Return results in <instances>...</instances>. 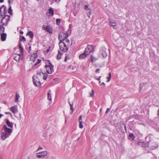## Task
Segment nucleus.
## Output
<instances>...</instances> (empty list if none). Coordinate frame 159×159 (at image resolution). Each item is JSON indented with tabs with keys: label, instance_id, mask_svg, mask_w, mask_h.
Segmentation results:
<instances>
[{
	"label": "nucleus",
	"instance_id": "obj_1",
	"mask_svg": "<svg viewBox=\"0 0 159 159\" xmlns=\"http://www.w3.org/2000/svg\"><path fill=\"white\" fill-rule=\"evenodd\" d=\"M2 131L1 137L3 140H5L11 134L12 130L8 128L6 125H4Z\"/></svg>",
	"mask_w": 159,
	"mask_h": 159
},
{
	"label": "nucleus",
	"instance_id": "obj_2",
	"mask_svg": "<svg viewBox=\"0 0 159 159\" xmlns=\"http://www.w3.org/2000/svg\"><path fill=\"white\" fill-rule=\"evenodd\" d=\"M71 44L69 39H66L62 42H60L59 44L60 49L63 52H66L68 50V47Z\"/></svg>",
	"mask_w": 159,
	"mask_h": 159
},
{
	"label": "nucleus",
	"instance_id": "obj_3",
	"mask_svg": "<svg viewBox=\"0 0 159 159\" xmlns=\"http://www.w3.org/2000/svg\"><path fill=\"white\" fill-rule=\"evenodd\" d=\"M68 35L67 32H61L59 34L58 39L60 42H62L64 40H66V39H67Z\"/></svg>",
	"mask_w": 159,
	"mask_h": 159
},
{
	"label": "nucleus",
	"instance_id": "obj_4",
	"mask_svg": "<svg viewBox=\"0 0 159 159\" xmlns=\"http://www.w3.org/2000/svg\"><path fill=\"white\" fill-rule=\"evenodd\" d=\"M33 79L34 84L36 86H39L41 85V83L40 81V79H42V77H38V73L36 76H33Z\"/></svg>",
	"mask_w": 159,
	"mask_h": 159
},
{
	"label": "nucleus",
	"instance_id": "obj_5",
	"mask_svg": "<svg viewBox=\"0 0 159 159\" xmlns=\"http://www.w3.org/2000/svg\"><path fill=\"white\" fill-rule=\"evenodd\" d=\"M10 19V16H9L5 15V16L2 18L1 23L3 25H7Z\"/></svg>",
	"mask_w": 159,
	"mask_h": 159
},
{
	"label": "nucleus",
	"instance_id": "obj_6",
	"mask_svg": "<svg viewBox=\"0 0 159 159\" xmlns=\"http://www.w3.org/2000/svg\"><path fill=\"white\" fill-rule=\"evenodd\" d=\"M50 65L46 66L45 67L47 73L50 74L53 72V67L51 63Z\"/></svg>",
	"mask_w": 159,
	"mask_h": 159
},
{
	"label": "nucleus",
	"instance_id": "obj_7",
	"mask_svg": "<svg viewBox=\"0 0 159 159\" xmlns=\"http://www.w3.org/2000/svg\"><path fill=\"white\" fill-rule=\"evenodd\" d=\"M47 154L46 151H43L38 152L36 154V156L38 158H43Z\"/></svg>",
	"mask_w": 159,
	"mask_h": 159
},
{
	"label": "nucleus",
	"instance_id": "obj_8",
	"mask_svg": "<svg viewBox=\"0 0 159 159\" xmlns=\"http://www.w3.org/2000/svg\"><path fill=\"white\" fill-rule=\"evenodd\" d=\"M93 48V47L92 45H88L87 47L85 48L84 52L87 54V55H89L91 52L92 49Z\"/></svg>",
	"mask_w": 159,
	"mask_h": 159
},
{
	"label": "nucleus",
	"instance_id": "obj_9",
	"mask_svg": "<svg viewBox=\"0 0 159 159\" xmlns=\"http://www.w3.org/2000/svg\"><path fill=\"white\" fill-rule=\"evenodd\" d=\"M48 76L47 74L46 73H43V72L38 73V77H43L44 80H46Z\"/></svg>",
	"mask_w": 159,
	"mask_h": 159
},
{
	"label": "nucleus",
	"instance_id": "obj_10",
	"mask_svg": "<svg viewBox=\"0 0 159 159\" xmlns=\"http://www.w3.org/2000/svg\"><path fill=\"white\" fill-rule=\"evenodd\" d=\"M9 109L13 114L16 113L18 112L17 106H14L12 107H11Z\"/></svg>",
	"mask_w": 159,
	"mask_h": 159
},
{
	"label": "nucleus",
	"instance_id": "obj_11",
	"mask_svg": "<svg viewBox=\"0 0 159 159\" xmlns=\"http://www.w3.org/2000/svg\"><path fill=\"white\" fill-rule=\"evenodd\" d=\"M6 7L4 6H2L0 8V14H3L4 15H6L7 13V11L6 10Z\"/></svg>",
	"mask_w": 159,
	"mask_h": 159
},
{
	"label": "nucleus",
	"instance_id": "obj_12",
	"mask_svg": "<svg viewBox=\"0 0 159 159\" xmlns=\"http://www.w3.org/2000/svg\"><path fill=\"white\" fill-rule=\"evenodd\" d=\"M48 12L47 13V15L48 16H52L54 15V11L53 9L51 7H50L48 9Z\"/></svg>",
	"mask_w": 159,
	"mask_h": 159
},
{
	"label": "nucleus",
	"instance_id": "obj_13",
	"mask_svg": "<svg viewBox=\"0 0 159 159\" xmlns=\"http://www.w3.org/2000/svg\"><path fill=\"white\" fill-rule=\"evenodd\" d=\"M86 54H87L85 53L84 52L83 53L80 54L79 57L80 59H83L87 57L88 55H87Z\"/></svg>",
	"mask_w": 159,
	"mask_h": 159
},
{
	"label": "nucleus",
	"instance_id": "obj_14",
	"mask_svg": "<svg viewBox=\"0 0 159 159\" xmlns=\"http://www.w3.org/2000/svg\"><path fill=\"white\" fill-rule=\"evenodd\" d=\"M6 123L8 126L10 128H12L13 127V123L10 122L8 120H6Z\"/></svg>",
	"mask_w": 159,
	"mask_h": 159
},
{
	"label": "nucleus",
	"instance_id": "obj_15",
	"mask_svg": "<svg viewBox=\"0 0 159 159\" xmlns=\"http://www.w3.org/2000/svg\"><path fill=\"white\" fill-rule=\"evenodd\" d=\"M37 57V55L35 53L33 54L30 57V60L34 62Z\"/></svg>",
	"mask_w": 159,
	"mask_h": 159
},
{
	"label": "nucleus",
	"instance_id": "obj_16",
	"mask_svg": "<svg viewBox=\"0 0 159 159\" xmlns=\"http://www.w3.org/2000/svg\"><path fill=\"white\" fill-rule=\"evenodd\" d=\"M20 54H17L14 57V59L17 61H20Z\"/></svg>",
	"mask_w": 159,
	"mask_h": 159
},
{
	"label": "nucleus",
	"instance_id": "obj_17",
	"mask_svg": "<svg viewBox=\"0 0 159 159\" xmlns=\"http://www.w3.org/2000/svg\"><path fill=\"white\" fill-rule=\"evenodd\" d=\"M7 36V34L6 33H3L1 34V39L3 41L6 40Z\"/></svg>",
	"mask_w": 159,
	"mask_h": 159
},
{
	"label": "nucleus",
	"instance_id": "obj_18",
	"mask_svg": "<svg viewBox=\"0 0 159 159\" xmlns=\"http://www.w3.org/2000/svg\"><path fill=\"white\" fill-rule=\"evenodd\" d=\"M46 31L50 33H52V28L49 25L47 26Z\"/></svg>",
	"mask_w": 159,
	"mask_h": 159
},
{
	"label": "nucleus",
	"instance_id": "obj_19",
	"mask_svg": "<svg viewBox=\"0 0 159 159\" xmlns=\"http://www.w3.org/2000/svg\"><path fill=\"white\" fill-rule=\"evenodd\" d=\"M101 54L103 57H106L107 56V53L105 51V48L103 49V50L101 51Z\"/></svg>",
	"mask_w": 159,
	"mask_h": 159
},
{
	"label": "nucleus",
	"instance_id": "obj_20",
	"mask_svg": "<svg viewBox=\"0 0 159 159\" xmlns=\"http://www.w3.org/2000/svg\"><path fill=\"white\" fill-rule=\"evenodd\" d=\"M19 51L21 54H22L23 52V49L20 42L19 43Z\"/></svg>",
	"mask_w": 159,
	"mask_h": 159
},
{
	"label": "nucleus",
	"instance_id": "obj_21",
	"mask_svg": "<svg viewBox=\"0 0 159 159\" xmlns=\"http://www.w3.org/2000/svg\"><path fill=\"white\" fill-rule=\"evenodd\" d=\"M97 58L94 57L93 56L91 55L90 56V60L92 62H95L97 60Z\"/></svg>",
	"mask_w": 159,
	"mask_h": 159
},
{
	"label": "nucleus",
	"instance_id": "obj_22",
	"mask_svg": "<svg viewBox=\"0 0 159 159\" xmlns=\"http://www.w3.org/2000/svg\"><path fill=\"white\" fill-rule=\"evenodd\" d=\"M27 35L30 36V37L32 39L33 38V34L31 31H29L27 34Z\"/></svg>",
	"mask_w": 159,
	"mask_h": 159
},
{
	"label": "nucleus",
	"instance_id": "obj_23",
	"mask_svg": "<svg viewBox=\"0 0 159 159\" xmlns=\"http://www.w3.org/2000/svg\"><path fill=\"white\" fill-rule=\"evenodd\" d=\"M9 7L8 9V12L11 15L12 14V10L11 8V4H9Z\"/></svg>",
	"mask_w": 159,
	"mask_h": 159
},
{
	"label": "nucleus",
	"instance_id": "obj_24",
	"mask_svg": "<svg viewBox=\"0 0 159 159\" xmlns=\"http://www.w3.org/2000/svg\"><path fill=\"white\" fill-rule=\"evenodd\" d=\"M20 95L19 94L17 93H16V97H15V102H18V99L20 98Z\"/></svg>",
	"mask_w": 159,
	"mask_h": 159
},
{
	"label": "nucleus",
	"instance_id": "obj_25",
	"mask_svg": "<svg viewBox=\"0 0 159 159\" xmlns=\"http://www.w3.org/2000/svg\"><path fill=\"white\" fill-rule=\"evenodd\" d=\"M110 24L111 26L113 27V28H114L115 26L116 25V23L115 22H112L110 21Z\"/></svg>",
	"mask_w": 159,
	"mask_h": 159
},
{
	"label": "nucleus",
	"instance_id": "obj_26",
	"mask_svg": "<svg viewBox=\"0 0 159 159\" xmlns=\"http://www.w3.org/2000/svg\"><path fill=\"white\" fill-rule=\"evenodd\" d=\"M57 58V60H60L61 58V52L59 51H58V53L56 57Z\"/></svg>",
	"mask_w": 159,
	"mask_h": 159
},
{
	"label": "nucleus",
	"instance_id": "obj_27",
	"mask_svg": "<svg viewBox=\"0 0 159 159\" xmlns=\"http://www.w3.org/2000/svg\"><path fill=\"white\" fill-rule=\"evenodd\" d=\"M48 95V99L52 102V97L50 93H49L47 94Z\"/></svg>",
	"mask_w": 159,
	"mask_h": 159
},
{
	"label": "nucleus",
	"instance_id": "obj_28",
	"mask_svg": "<svg viewBox=\"0 0 159 159\" xmlns=\"http://www.w3.org/2000/svg\"><path fill=\"white\" fill-rule=\"evenodd\" d=\"M70 110H71V111L70 112V114H72L73 112L74 111V108L73 107V104H71L70 103Z\"/></svg>",
	"mask_w": 159,
	"mask_h": 159
},
{
	"label": "nucleus",
	"instance_id": "obj_29",
	"mask_svg": "<svg viewBox=\"0 0 159 159\" xmlns=\"http://www.w3.org/2000/svg\"><path fill=\"white\" fill-rule=\"evenodd\" d=\"M84 9L86 10H89L90 11V8H89V5H86L84 6Z\"/></svg>",
	"mask_w": 159,
	"mask_h": 159
},
{
	"label": "nucleus",
	"instance_id": "obj_30",
	"mask_svg": "<svg viewBox=\"0 0 159 159\" xmlns=\"http://www.w3.org/2000/svg\"><path fill=\"white\" fill-rule=\"evenodd\" d=\"M61 20L59 19H57L56 20V23L57 25H59L60 24Z\"/></svg>",
	"mask_w": 159,
	"mask_h": 159
},
{
	"label": "nucleus",
	"instance_id": "obj_31",
	"mask_svg": "<svg viewBox=\"0 0 159 159\" xmlns=\"http://www.w3.org/2000/svg\"><path fill=\"white\" fill-rule=\"evenodd\" d=\"M111 73H110L109 74V76L107 77V82H108L110 81L111 79Z\"/></svg>",
	"mask_w": 159,
	"mask_h": 159
},
{
	"label": "nucleus",
	"instance_id": "obj_32",
	"mask_svg": "<svg viewBox=\"0 0 159 159\" xmlns=\"http://www.w3.org/2000/svg\"><path fill=\"white\" fill-rule=\"evenodd\" d=\"M129 137L133 139H134L135 138L134 134L133 133L130 134H129Z\"/></svg>",
	"mask_w": 159,
	"mask_h": 159
},
{
	"label": "nucleus",
	"instance_id": "obj_33",
	"mask_svg": "<svg viewBox=\"0 0 159 159\" xmlns=\"http://www.w3.org/2000/svg\"><path fill=\"white\" fill-rule=\"evenodd\" d=\"M79 127L81 129H82L84 127V126L82 124V121H80L79 122Z\"/></svg>",
	"mask_w": 159,
	"mask_h": 159
},
{
	"label": "nucleus",
	"instance_id": "obj_34",
	"mask_svg": "<svg viewBox=\"0 0 159 159\" xmlns=\"http://www.w3.org/2000/svg\"><path fill=\"white\" fill-rule=\"evenodd\" d=\"M90 96L93 97L94 95V92L93 90H92L91 92L90 93Z\"/></svg>",
	"mask_w": 159,
	"mask_h": 159
},
{
	"label": "nucleus",
	"instance_id": "obj_35",
	"mask_svg": "<svg viewBox=\"0 0 159 159\" xmlns=\"http://www.w3.org/2000/svg\"><path fill=\"white\" fill-rule=\"evenodd\" d=\"M5 28L3 26H0V30L3 32L4 31Z\"/></svg>",
	"mask_w": 159,
	"mask_h": 159
},
{
	"label": "nucleus",
	"instance_id": "obj_36",
	"mask_svg": "<svg viewBox=\"0 0 159 159\" xmlns=\"http://www.w3.org/2000/svg\"><path fill=\"white\" fill-rule=\"evenodd\" d=\"M47 26H45V25H43L42 26V29L43 30H46V28H47Z\"/></svg>",
	"mask_w": 159,
	"mask_h": 159
},
{
	"label": "nucleus",
	"instance_id": "obj_37",
	"mask_svg": "<svg viewBox=\"0 0 159 159\" xmlns=\"http://www.w3.org/2000/svg\"><path fill=\"white\" fill-rule=\"evenodd\" d=\"M14 0H8V2L9 4H12L13 1Z\"/></svg>",
	"mask_w": 159,
	"mask_h": 159
},
{
	"label": "nucleus",
	"instance_id": "obj_38",
	"mask_svg": "<svg viewBox=\"0 0 159 159\" xmlns=\"http://www.w3.org/2000/svg\"><path fill=\"white\" fill-rule=\"evenodd\" d=\"M52 2H59L60 1V0H50Z\"/></svg>",
	"mask_w": 159,
	"mask_h": 159
},
{
	"label": "nucleus",
	"instance_id": "obj_39",
	"mask_svg": "<svg viewBox=\"0 0 159 159\" xmlns=\"http://www.w3.org/2000/svg\"><path fill=\"white\" fill-rule=\"evenodd\" d=\"M21 40H23V41H26V39L24 37L22 36L21 38Z\"/></svg>",
	"mask_w": 159,
	"mask_h": 159
},
{
	"label": "nucleus",
	"instance_id": "obj_40",
	"mask_svg": "<svg viewBox=\"0 0 159 159\" xmlns=\"http://www.w3.org/2000/svg\"><path fill=\"white\" fill-rule=\"evenodd\" d=\"M82 116L81 115L80 116L79 118V122H80V121H82Z\"/></svg>",
	"mask_w": 159,
	"mask_h": 159
},
{
	"label": "nucleus",
	"instance_id": "obj_41",
	"mask_svg": "<svg viewBox=\"0 0 159 159\" xmlns=\"http://www.w3.org/2000/svg\"><path fill=\"white\" fill-rule=\"evenodd\" d=\"M91 11H90L89 12L87 13V15L89 17H90V15L91 14Z\"/></svg>",
	"mask_w": 159,
	"mask_h": 159
},
{
	"label": "nucleus",
	"instance_id": "obj_42",
	"mask_svg": "<svg viewBox=\"0 0 159 159\" xmlns=\"http://www.w3.org/2000/svg\"><path fill=\"white\" fill-rule=\"evenodd\" d=\"M27 49H28L29 53H30L31 49V46H29V49L27 48Z\"/></svg>",
	"mask_w": 159,
	"mask_h": 159
},
{
	"label": "nucleus",
	"instance_id": "obj_43",
	"mask_svg": "<svg viewBox=\"0 0 159 159\" xmlns=\"http://www.w3.org/2000/svg\"><path fill=\"white\" fill-rule=\"evenodd\" d=\"M5 114H9V115H10L11 116L12 114H11V113L10 112H5Z\"/></svg>",
	"mask_w": 159,
	"mask_h": 159
},
{
	"label": "nucleus",
	"instance_id": "obj_44",
	"mask_svg": "<svg viewBox=\"0 0 159 159\" xmlns=\"http://www.w3.org/2000/svg\"><path fill=\"white\" fill-rule=\"evenodd\" d=\"M110 110L109 108H107V109L106 111V113H107L108 112H109V111H110Z\"/></svg>",
	"mask_w": 159,
	"mask_h": 159
},
{
	"label": "nucleus",
	"instance_id": "obj_45",
	"mask_svg": "<svg viewBox=\"0 0 159 159\" xmlns=\"http://www.w3.org/2000/svg\"><path fill=\"white\" fill-rule=\"evenodd\" d=\"M70 58H69V57H66L65 58V62H66V60H67V59H69Z\"/></svg>",
	"mask_w": 159,
	"mask_h": 159
},
{
	"label": "nucleus",
	"instance_id": "obj_46",
	"mask_svg": "<svg viewBox=\"0 0 159 159\" xmlns=\"http://www.w3.org/2000/svg\"><path fill=\"white\" fill-rule=\"evenodd\" d=\"M43 149V148H39L38 150H37V152H38L40 150H42Z\"/></svg>",
	"mask_w": 159,
	"mask_h": 159
},
{
	"label": "nucleus",
	"instance_id": "obj_47",
	"mask_svg": "<svg viewBox=\"0 0 159 159\" xmlns=\"http://www.w3.org/2000/svg\"><path fill=\"white\" fill-rule=\"evenodd\" d=\"M99 70H100V69H97L95 72L96 73H98L99 72Z\"/></svg>",
	"mask_w": 159,
	"mask_h": 159
},
{
	"label": "nucleus",
	"instance_id": "obj_48",
	"mask_svg": "<svg viewBox=\"0 0 159 159\" xmlns=\"http://www.w3.org/2000/svg\"><path fill=\"white\" fill-rule=\"evenodd\" d=\"M41 60H40V59L38 60V62L35 63V65H36L37 63H39L40 62H41Z\"/></svg>",
	"mask_w": 159,
	"mask_h": 159
},
{
	"label": "nucleus",
	"instance_id": "obj_49",
	"mask_svg": "<svg viewBox=\"0 0 159 159\" xmlns=\"http://www.w3.org/2000/svg\"><path fill=\"white\" fill-rule=\"evenodd\" d=\"M2 20V17L0 16V23H1V20Z\"/></svg>",
	"mask_w": 159,
	"mask_h": 159
},
{
	"label": "nucleus",
	"instance_id": "obj_50",
	"mask_svg": "<svg viewBox=\"0 0 159 159\" xmlns=\"http://www.w3.org/2000/svg\"><path fill=\"white\" fill-rule=\"evenodd\" d=\"M4 0H0V2H4Z\"/></svg>",
	"mask_w": 159,
	"mask_h": 159
},
{
	"label": "nucleus",
	"instance_id": "obj_51",
	"mask_svg": "<svg viewBox=\"0 0 159 159\" xmlns=\"http://www.w3.org/2000/svg\"><path fill=\"white\" fill-rule=\"evenodd\" d=\"M101 77V76H100L99 78L97 79V80H100V78Z\"/></svg>",
	"mask_w": 159,
	"mask_h": 159
},
{
	"label": "nucleus",
	"instance_id": "obj_52",
	"mask_svg": "<svg viewBox=\"0 0 159 159\" xmlns=\"http://www.w3.org/2000/svg\"><path fill=\"white\" fill-rule=\"evenodd\" d=\"M20 34H23V31H20Z\"/></svg>",
	"mask_w": 159,
	"mask_h": 159
},
{
	"label": "nucleus",
	"instance_id": "obj_53",
	"mask_svg": "<svg viewBox=\"0 0 159 159\" xmlns=\"http://www.w3.org/2000/svg\"><path fill=\"white\" fill-rule=\"evenodd\" d=\"M102 84L104 85H105V84L104 83V82H102V83L101 85H102Z\"/></svg>",
	"mask_w": 159,
	"mask_h": 159
},
{
	"label": "nucleus",
	"instance_id": "obj_54",
	"mask_svg": "<svg viewBox=\"0 0 159 159\" xmlns=\"http://www.w3.org/2000/svg\"><path fill=\"white\" fill-rule=\"evenodd\" d=\"M71 25H69V28H70L71 27Z\"/></svg>",
	"mask_w": 159,
	"mask_h": 159
},
{
	"label": "nucleus",
	"instance_id": "obj_55",
	"mask_svg": "<svg viewBox=\"0 0 159 159\" xmlns=\"http://www.w3.org/2000/svg\"><path fill=\"white\" fill-rule=\"evenodd\" d=\"M66 120H66V119H65V123H66Z\"/></svg>",
	"mask_w": 159,
	"mask_h": 159
},
{
	"label": "nucleus",
	"instance_id": "obj_56",
	"mask_svg": "<svg viewBox=\"0 0 159 159\" xmlns=\"http://www.w3.org/2000/svg\"><path fill=\"white\" fill-rule=\"evenodd\" d=\"M69 103L70 104V103L69 101H68Z\"/></svg>",
	"mask_w": 159,
	"mask_h": 159
},
{
	"label": "nucleus",
	"instance_id": "obj_57",
	"mask_svg": "<svg viewBox=\"0 0 159 159\" xmlns=\"http://www.w3.org/2000/svg\"><path fill=\"white\" fill-rule=\"evenodd\" d=\"M99 82L101 83V81L99 80Z\"/></svg>",
	"mask_w": 159,
	"mask_h": 159
},
{
	"label": "nucleus",
	"instance_id": "obj_58",
	"mask_svg": "<svg viewBox=\"0 0 159 159\" xmlns=\"http://www.w3.org/2000/svg\"><path fill=\"white\" fill-rule=\"evenodd\" d=\"M158 159H159V158H158Z\"/></svg>",
	"mask_w": 159,
	"mask_h": 159
}]
</instances>
